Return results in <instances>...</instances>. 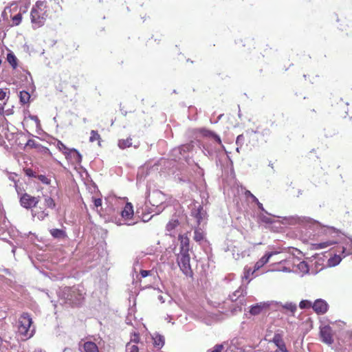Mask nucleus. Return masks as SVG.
<instances>
[{
    "label": "nucleus",
    "instance_id": "obj_1",
    "mask_svg": "<svg viewBox=\"0 0 352 352\" xmlns=\"http://www.w3.org/2000/svg\"><path fill=\"white\" fill-rule=\"evenodd\" d=\"M54 6H58L54 3H47L46 1H37L30 11V19L34 29L43 27L47 19L52 16Z\"/></svg>",
    "mask_w": 352,
    "mask_h": 352
},
{
    "label": "nucleus",
    "instance_id": "obj_2",
    "mask_svg": "<svg viewBox=\"0 0 352 352\" xmlns=\"http://www.w3.org/2000/svg\"><path fill=\"white\" fill-rule=\"evenodd\" d=\"M43 201L41 200L38 204H36L34 209L32 210V215L38 220H43L49 215L48 209H54L56 206L54 200L48 195H43Z\"/></svg>",
    "mask_w": 352,
    "mask_h": 352
},
{
    "label": "nucleus",
    "instance_id": "obj_3",
    "mask_svg": "<svg viewBox=\"0 0 352 352\" xmlns=\"http://www.w3.org/2000/svg\"><path fill=\"white\" fill-rule=\"evenodd\" d=\"M32 324V320L30 314L23 313L19 319L18 332L20 335L25 338H31L33 336V330H30Z\"/></svg>",
    "mask_w": 352,
    "mask_h": 352
},
{
    "label": "nucleus",
    "instance_id": "obj_4",
    "mask_svg": "<svg viewBox=\"0 0 352 352\" xmlns=\"http://www.w3.org/2000/svg\"><path fill=\"white\" fill-rule=\"evenodd\" d=\"M190 257L189 252H179L177 254V262L180 267V270L186 275L192 273V270L190 264Z\"/></svg>",
    "mask_w": 352,
    "mask_h": 352
},
{
    "label": "nucleus",
    "instance_id": "obj_5",
    "mask_svg": "<svg viewBox=\"0 0 352 352\" xmlns=\"http://www.w3.org/2000/svg\"><path fill=\"white\" fill-rule=\"evenodd\" d=\"M40 201V197H34L28 193H23L20 197V204L22 207L26 209H34L36 204H38Z\"/></svg>",
    "mask_w": 352,
    "mask_h": 352
},
{
    "label": "nucleus",
    "instance_id": "obj_6",
    "mask_svg": "<svg viewBox=\"0 0 352 352\" xmlns=\"http://www.w3.org/2000/svg\"><path fill=\"white\" fill-rule=\"evenodd\" d=\"M320 336L321 340L324 343H325L328 345L333 344V330L330 326L325 325L324 327H320Z\"/></svg>",
    "mask_w": 352,
    "mask_h": 352
},
{
    "label": "nucleus",
    "instance_id": "obj_7",
    "mask_svg": "<svg viewBox=\"0 0 352 352\" xmlns=\"http://www.w3.org/2000/svg\"><path fill=\"white\" fill-rule=\"evenodd\" d=\"M312 309L318 315H323L327 312L329 305L324 300L319 298L314 301Z\"/></svg>",
    "mask_w": 352,
    "mask_h": 352
},
{
    "label": "nucleus",
    "instance_id": "obj_8",
    "mask_svg": "<svg viewBox=\"0 0 352 352\" xmlns=\"http://www.w3.org/2000/svg\"><path fill=\"white\" fill-rule=\"evenodd\" d=\"M58 148L66 155H73L76 162H80L81 161V155L76 149H69L63 142L58 141L57 143Z\"/></svg>",
    "mask_w": 352,
    "mask_h": 352
},
{
    "label": "nucleus",
    "instance_id": "obj_9",
    "mask_svg": "<svg viewBox=\"0 0 352 352\" xmlns=\"http://www.w3.org/2000/svg\"><path fill=\"white\" fill-rule=\"evenodd\" d=\"M178 240L180 243L179 252H189L190 240L186 234H179Z\"/></svg>",
    "mask_w": 352,
    "mask_h": 352
},
{
    "label": "nucleus",
    "instance_id": "obj_10",
    "mask_svg": "<svg viewBox=\"0 0 352 352\" xmlns=\"http://www.w3.org/2000/svg\"><path fill=\"white\" fill-rule=\"evenodd\" d=\"M134 215L133 206L131 203L127 202L121 212V216L126 220L131 219Z\"/></svg>",
    "mask_w": 352,
    "mask_h": 352
},
{
    "label": "nucleus",
    "instance_id": "obj_11",
    "mask_svg": "<svg viewBox=\"0 0 352 352\" xmlns=\"http://www.w3.org/2000/svg\"><path fill=\"white\" fill-rule=\"evenodd\" d=\"M273 342L276 344V346L278 348L276 351H280L282 352H287V349L286 345L283 340L282 336L279 333H276L274 336Z\"/></svg>",
    "mask_w": 352,
    "mask_h": 352
},
{
    "label": "nucleus",
    "instance_id": "obj_12",
    "mask_svg": "<svg viewBox=\"0 0 352 352\" xmlns=\"http://www.w3.org/2000/svg\"><path fill=\"white\" fill-rule=\"evenodd\" d=\"M81 346L85 352H99L98 346L94 342H85L81 345Z\"/></svg>",
    "mask_w": 352,
    "mask_h": 352
},
{
    "label": "nucleus",
    "instance_id": "obj_13",
    "mask_svg": "<svg viewBox=\"0 0 352 352\" xmlns=\"http://www.w3.org/2000/svg\"><path fill=\"white\" fill-rule=\"evenodd\" d=\"M267 307L268 305L266 303H257L251 307L250 313L253 316L258 315L264 309Z\"/></svg>",
    "mask_w": 352,
    "mask_h": 352
},
{
    "label": "nucleus",
    "instance_id": "obj_14",
    "mask_svg": "<svg viewBox=\"0 0 352 352\" xmlns=\"http://www.w3.org/2000/svg\"><path fill=\"white\" fill-rule=\"evenodd\" d=\"M272 254H267L262 256L254 265V271L258 270L264 265H265L271 257Z\"/></svg>",
    "mask_w": 352,
    "mask_h": 352
},
{
    "label": "nucleus",
    "instance_id": "obj_15",
    "mask_svg": "<svg viewBox=\"0 0 352 352\" xmlns=\"http://www.w3.org/2000/svg\"><path fill=\"white\" fill-rule=\"evenodd\" d=\"M132 140L131 137H128L126 139H120L118 140V146L121 149H125L132 146Z\"/></svg>",
    "mask_w": 352,
    "mask_h": 352
},
{
    "label": "nucleus",
    "instance_id": "obj_16",
    "mask_svg": "<svg viewBox=\"0 0 352 352\" xmlns=\"http://www.w3.org/2000/svg\"><path fill=\"white\" fill-rule=\"evenodd\" d=\"M6 60L13 69H16L17 67L18 60L12 52H10L7 54Z\"/></svg>",
    "mask_w": 352,
    "mask_h": 352
},
{
    "label": "nucleus",
    "instance_id": "obj_17",
    "mask_svg": "<svg viewBox=\"0 0 352 352\" xmlns=\"http://www.w3.org/2000/svg\"><path fill=\"white\" fill-rule=\"evenodd\" d=\"M52 236L57 239H63L67 236L65 232L63 230L54 228L50 230Z\"/></svg>",
    "mask_w": 352,
    "mask_h": 352
},
{
    "label": "nucleus",
    "instance_id": "obj_18",
    "mask_svg": "<svg viewBox=\"0 0 352 352\" xmlns=\"http://www.w3.org/2000/svg\"><path fill=\"white\" fill-rule=\"evenodd\" d=\"M179 222L177 219H172L166 224V229L168 232H171L179 226Z\"/></svg>",
    "mask_w": 352,
    "mask_h": 352
},
{
    "label": "nucleus",
    "instance_id": "obj_19",
    "mask_svg": "<svg viewBox=\"0 0 352 352\" xmlns=\"http://www.w3.org/2000/svg\"><path fill=\"white\" fill-rule=\"evenodd\" d=\"M19 97L21 102H22L23 104H26L27 102H29L30 95L28 92L25 91H22L20 92Z\"/></svg>",
    "mask_w": 352,
    "mask_h": 352
},
{
    "label": "nucleus",
    "instance_id": "obj_20",
    "mask_svg": "<svg viewBox=\"0 0 352 352\" xmlns=\"http://www.w3.org/2000/svg\"><path fill=\"white\" fill-rule=\"evenodd\" d=\"M90 135H91L89 137V141L91 142H94L95 141H98V143H100V142L101 140V137H100V134L98 133V132L97 131L92 130L91 131Z\"/></svg>",
    "mask_w": 352,
    "mask_h": 352
},
{
    "label": "nucleus",
    "instance_id": "obj_21",
    "mask_svg": "<svg viewBox=\"0 0 352 352\" xmlns=\"http://www.w3.org/2000/svg\"><path fill=\"white\" fill-rule=\"evenodd\" d=\"M283 307L284 309H285L286 310L289 311V312H291L292 314V315L294 314V313L296 312V311L297 309L296 305L294 303H292V302L286 303L285 305H284L283 306Z\"/></svg>",
    "mask_w": 352,
    "mask_h": 352
},
{
    "label": "nucleus",
    "instance_id": "obj_22",
    "mask_svg": "<svg viewBox=\"0 0 352 352\" xmlns=\"http://www.w3.org/2000/svg\"><path fill=\"white\" fill-rule=\"evenodd\" d=\"M22 19H23L22 14L20 12L18 13L17 14H16L15 16H14L13 17H12V26L19 25L21 23Z\"/></svg>",
    "mask_w": 352,
    "mask_h": 352
},
{
    "label": "nucleus",
    "instance_id": "obj_23",
    "mask_svg": "<svg viewBox=\"0 0 352 352\" xmlns=\"http://www.w3.org/2000/svg\"><path fill=\"white\" fill-rule=\"evenodd\" d=\"M313 306L311 301L308 300H302L299 303V307L302 309L311 308Z\"/></svg>",
    "mask_w": 352,
    "mask_h": 352
},
{
    "label": "nucleus",
    "instance_id": "obj_24",
    "mask_svg": "<svg viewBox=\"0 0 352 352\" xmlns=\"http://www.w3.org/2000/svg\"><path fill=\"white\" fill-rule=\"evenodd\" d=\"M126 352H139V348L137 345L128 342L126 346Z\"/></svg>",
    "mask_w": 352,
    "mask_h": 352
},
{
    "label": "nucleus",
    "instance_id": "obj_25",
    "mask_svg": "<svg viewBox=\"0 0 352 352\" xmlns=\"http://www.w3.org/2000/svg\"><path fill=\"white\" fill-rule=\"evenodd\" d=\"M194 240L196 241H201L204 239V234L203 232L199 230H195L194 232Z\"/></svg>",
    "mask_w": 352,
    "mask_h": 352
},
{
    "label": "nucleus",
    "instance_id": "obj_26",
    "mask_svg": "<svg viewBox=\"0 0 352 352\" xmlns=\"http://www.w3.org/2000/svg\"><path fill=\"white\" fill-rule=\"evenodd\" d=\"M36 177L43 184H46V185L50 184V182H51L50 179L47 177L45 175H36Z\"/></svg>",
    "mask_w": 352,
    "mask_h": 352
},
{
    "label": "nucleus",
    "instance_id": "obj_27",
    "mask_svg": "<svg viewBox=\"0 0 352 352\" xmlns=\"http://www.w3.org/2000/svg\"><path fill=\"white\" fill-rule=\"evenodd\" d=\"M23 172L29 177H36V173L30 168H23Z\"/></svg>",
    "mask_w": 352,
    "mask_h": 352
},
{
    "label": "nucleus",
    "instance_id": "obj_28",
    "mask_svg": "<svg viewBox=\"0 0 352 352\" xmlns=\"http://www.w3.org/2000/svg\"><path fill=\"white\" fill-rule=\"evenodd\" d=\"M244 195L247 199L250 198L252 202H258V199L250 190H245Z\"/></svg>",
    "mask_w": 352,
    "mask_h": 352
},
{
    "label": "nucleus",
    "instance_id": "obj_29",
    "mask_svg": "<svg viewBox=\"0 0 352 352\" xmlns=\"http://www.w3.org/2000/svg\"><path fill=\"white\" fill-rule=\"evenodd\" d=\"M298 267L299 269L302 272H309V268H308V265L307 264V263H305V261H302L300 262L299 264H298Z\"/></svg>",
    "mask_w": 352,
    "mask_h": 352
},
{
    "label": "nucleus",
    "instance_id": "obj_30",
    "mask_svg": "<svg viewBox=\"0 0 352 352\" xmlns=\"http://www.w3.org/2000/svg\"><path fill=\"white\" fill-rule=\"evenodd\" d=\"M260 220L265 223H271L272 222L271 217L262 215L259 217Z\"/></svg>",
    "mask_w": 352,
    "mask_h": 352
},
{
    "label": "nucleus",
    "instance_id": "obj_31",
    "mask_svg": "<svg viewBox=\"0 0 352 352\" xmlns=\"http://www.w3.org/2000/svg\"><path fill=\"white\" fill-rule=\"evenodd\" d=\"M154 344L162 347L164 345V340L161 337L155 338Z\"/></svg>",
    "mask_w": 352,
    "mask_h": 352
},
{
    "label": "nucleus",
    "instance_id": "obj_32",
    "mask_svg": "<svg viewBox=\"0 0 352 352\" xmlns=\"http://www.w3.org/2000/svg\"><path fill=\"white\" fill-rule=\"evenodd\" d=\"M223 348V344H216L211 352H222Z\"/></svg>",
    "mask_w": 352,
    "mask_h": 352
},
{
    "label": "nucleus",
    "instance_id": "obj_33",
    "mask_svg": "<svg viewBox=\"0 0 352 352\" xmlns=\"http://www.w3.org/2000/svg\"><path fill=\"white\" fill-rule=\"evenodd\" d=\"M209 133H210V135H211L212 138H213L218 144H221V138L218 135L215 134L213 132H209Z\"/></svg>",
    "mask_w": 352,
    "mask_h": 352
},
{
    "label": "nucleus",
    "instance_id": "obj_34",
    "mask_svg": "<svg viewBox=\"0 0 352 352\" xmlns=\"http://www.w3.org/2000/svg\"><path fill=\"white\" fill-rule=\"evenodd\" d=\"M93 202L96 208L102 206V199L100 198H93Z\"/></svg>",
    "mask_w": 352,
    "mask_h": 352
},
{
    "label": "nucleus",
    "instance_id": "obj_35",
    "mask_svg": "<svg viewBox=\"0 0 352 352\" xmlns=\"http://www.w3.org/2000/svg\"><path fill=\"white\" fill-rule=\"evenodd\" d=\"M140 338L139 334L135 333L129 342H131V344H132V342L137 344L140 342Z\"/></svg>",
    "mask_w": 352,
    "mask_h": 352
},
{
    "label": "nucleus",
    "instance_id": "obj_36",
    "mask_svg": "<svg viewBox=\"0 0 352 352\" xmlns=\"http://www.w3.org/2000/svg\"><path fill=\"white\" fill-rule=\"evenodd\" d=\"M330 245H331L330 243L324 242V243H318V244H316V246H317V248L322 249V248H327V247L329 246Z\"/></svg>",
    "mask_w": 352,
    "mask_h": 352
},
{
    "label": "nucleus",
    "instance_id": "obj_37",
    "mask_svg": "<svg viewBox=\"0 0 352 352\" xmlns=\"http://www.w3.org/2000/svg\"><path fill=\"white\" fill-rule=\"evenodd\" d=\"M151 272L150 270H142L140 271V274L142 278H145V277L148 276V275H150Z\"/></svg>",
    "mask_w": 352,
    "mask_h": 352
},
{
    "label": "nucleus",
    "instance_id": "obj_38",
    "mask_svg": "<svg viewBox=\"0 0 352 352\" xmlns=\"http://www.w3.org/2000/svg\"><path fill=\"white\" fill-rule=\"evenodd\" d=\"M14 186H15V189L19 195L23 194V188H21L20 186H18L17 182H14Z\"/></svg>",
    "mask_w": 352,
    "mask_h": 352
},
{
    "label": "nucleus",
    "instance_id": "obj_39",
    "mask_svg": "<svg viewBox=\"0 0 352 352\" xmlns=\"http://www.w3.org/2000/svg\"><path fill=\"white\" fill-rule=\"evenodd\" d=\"M6 96V92L2 89H0V100H3Z\"/></svg>",
    "mask_w": 352,
    "mask_h": 352
},
{
    "label": "nucleus",
    "instance_id": "obj_40",
    "mask_svg": "<svg viewBox=\"0 0 352 352\" xmlns=\"http://www.w3.org/2000/svg\"><path fill=\"white\" fill-rule=\"evenodd\" d=\"M257 206H258V208L261 210L262 211H264V208H263V204L258 200V202H254Z\"/></svg>",
    "mask_w": 352,
    "mask_h": 352
},
{
    "label": "nucleus",
    "instance_id": "obj_41",
    "mask_svg": "<svg viewBox=\"0 0 352 352\" xmlns=\"http://www.w3.org/2000/svg\"><path fill=\"white\" fill-rule=\"evenodd\" d=\"M73 293L75 294H77L78 295V301H80L81 299H82V294H79L78 291V290H74L73 291Z\"/></svg>",
    "mask_w": 352,
    "mask_h": 352
},
{
    "label": "nucleus",
    "instance_id": "obj_42",
    "mask_svg": "<svg viewBox=\"0 0 352 352\" xmlns=\"http://www.w3.org/2000/svg\"><path fill=\"white\" fill-rule=\"evenodd\" d=\"M4 113V108L2 107H0V115H3Z\"/></svg>",
    "mask_w": 352,
    "mask_h": 352
},
{
    "label": "nucleus",
    "instance_id": "obj_43",
    "mask_svg": "<svg viewBox=\"0 0 352 352\" xmlns=\"http://www.w3.org/2000/svg\"><path fill=\"white\" fill-rule=\"evenodd\" d=\"M209 132H210V131H207L204 135H205L206 136L211 137V135H210V133H209Z\"/></svg>",
    "mask_w": 352,
    "mask_h": 352
},
{
    "label": "nucleus",
    "instance_id": "obj_44",
    "mask_svg": "<svg viewBox=\"0 0 352 352\" xmlns=\"http://www.w3.org/2000/svg\"><path fill=\"white\" fill-rule=\"evenodd\" d=\"M72 87H73V88H74V89H77L79 87V84H78V85H74Z\"/></svg>",
    "mask_w": 352,
    "mask_h": 352
},
{
    "label": "nucleus",
    "instance_id": "obj_45",
    "mask_svg": "<svg viewBox=\"0 0 352 352\" xmlns=\"http://www.w3.org/2000/svg\"><path fill=\"white\" fill-rule=\"evenodd\" d=\"M34 352H44L41 349L35 350Z\"/></svg>",
    "mask_w": 352,
    "mask_h": 352
},
{
    "label": "nucleus",
    "instance_id": "obj_46",
    "mask_svg": "<svg viewBox=\"0 0 352 352\" xmlns=\"http://www.w3.org/2000/svg\"><path fill=\"white\" fill-rule=\"evenodd\" d=\"M32 119L38 120V118L36 116L32 117Z\"/></svg>",
    "mask_w": 352,
    "mask_h": 352
},
{
    "label": "nucleus",
    "instance_id": "obj_47",
    "mask_svg": "<svg viewBox=\"0 0 352 352\" xmlns=\"http://www.w3.org/2000/svg\"><path fill=\"white\" fill-rule=\"evenodd\" d=\"M338 262H340L341 261V258L340 257H338Z\"/></svg>",
    "mask_w": 352,
    "mask_h": 352
},
{
    "label": "nucleus",
    "instance_id": "obj_48",
    "mask_svg": "<svg viewBox=\"0 0 352 352\" xmlns=\"http://www.w3.org/2000/svg\"><path fill=\"white\" fill-rule=\"evenodd\" d=\"M1 342V338H0V343Z\"/></svg>",
    "mask_w": 352,
    "mask_h": 352
}]
</instances>
